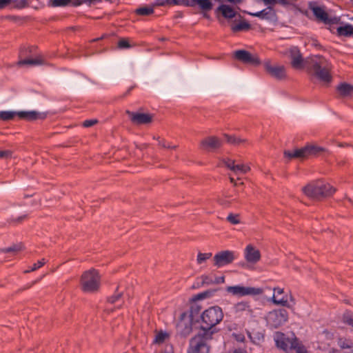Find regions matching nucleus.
Segmentation results:
<instances>
[{
    "mask_svg": "<svg viewBox=\"0 0 353 353\" xmlns=\"http://www.w3.org/2000/svg\"><path fill=\"white\" fill-rule=\"evenodd\" d=\"M223 318L220 307L213 306L208 308L201 315V329L195 336H200L201 341L206 342L213 334L212 328L219 324Z\"/></svg>",
    "mask_w": 353,
    "mask_h": 353,
    "instance_id": "f03ea898",
    "label": "nucleus"
},
{
    "mask_svg": "<svg viewBox=\"0 0 353 353\" xmlns=\"http://www.w3.org/2000/svg\"><path fill=\"white\" fill-rule=\"evenodd\" d=\"M121 293H118V294H117L110 297L108 299V301L110 303H115L117 301H119V299L121 298Z\"/></svg>",
    "mask_w": 353,
    "mask_h": 353,
    "instance_id": "a18cd8bd",
    "label": "nucleus"
},
{
    "mask_svg": "<svg viewBox=\"0 0 353 353\" xmlns=\"http://www.w3.org/2000/svg\"><path fill=\"white\" fill-rule=\"evenodd\" d=\"M228 293L236 296H245L259 295L263 293V290L259 288L248 287L243 285L228 286L225 288Z\"/></svg>",
    "mask_w": 353,
    "mask_h": 353,
    "instance_id": "1a4fd4ad",
    "label": "nucleus"
},
{
    "mask_svg": "<svg viewBox=\"0 0 353 353\" xmlns=\"http://www.w3.org/2000/svg\"><path fill=\"white\" fill-rule=\"evenodd\" d=\"M27 121H34L38 119H43L46 115L37 111H1L0 112V119L3 121L12 120L15 116Z\"/></svg>",
    "mask_w": 353,
    "mask_h": 353,
    "instance_id": "423d86ee",
    "label": "nucleus"
},
{
    "mask_svg": "<svg viewBox=\"0 0 353 353\" xmlns=\"http://www.w3.org/2000/svg\"><path fill=\"white\" fill-rule=\"evenodd\" d=\"M234 56L236 59L245 63H249L254 65H256L260 63L259 59L256 55H254L246 50H236L234 52Z\"/></svg>",
    "mask_w": 353,
    "mask_h": 353,
    "instance_id": "2eb2a0df",
    "label": "nucleus"
},
{
    "mask_svg": "<svg viewBox=\"0 0 353 353\" xmlns=\"http://www.w3.org/2000/svg\"><path fill=\"white\" fill-rule=\"evenodd\" d=\"M166 336H167V334L165 333L159 332V334H157V336L155 337V342L159 343H162V342H163V341L165 340Z\"/></svg>",
    "mask_w": 353,
    "mask_h": 353,
    "instance_id": "79ce46f5",
    "label": "nucleus"
},
{
    "mask_svg": "<svg viewBox=\"0 0 353 353\" xmlns=\"http://www.w3.org/2000/svg\"><path fill=\"white\" fill-rule=\"evenodd\" d=\"M338 345L342 349H351L353 347V342L346 339H340Z\"/></svg>",
    "mask_w": 353,
    "mask_h": 353,
    "instance_id": "473e14b6",
    "label": "nucleus"
},
{
    "mask_svg": "<svg viewBox=\"0 0 353 353\" xmlns=\"http://www.w3.org/2000/svg\"><path fill=\"white\" fill-rule=\"evenodd\" d=\"M293 350H295L296 353H307L305 347L302 344L299 343L297 339H296L294 341Z\"/></svg>",
    "mask_w": 353,
    "mask_h": 353,
    "instance_id": "f704fd0d",
    "label": "nucleus"
},
{
    "mask_svg": "<svg viewBox=\"0 0 353 353\" xmlns=\"http://www.w3.org/2000/svg\"><path fill=\"white\" fill-rule=\"evenodd\" d=\"M118 47L119 48L123 49V48H130L131 47V46L127 39H121L118 42Z\"/></svg>",
    "mask_w": 353,
    "mask_h": 353,
    "instance_id": "ea45409f",
    "label": "nucleus"
},
{
    "mask_svg": "<svg viewBox=\"0 0 353 353\" xmlns=\"http://www.w3.org/2000/svg\"><path fill=\"white\" fill-rule=\"evenodd\" d=\"M80 285L84 292H97L100 287V276L98 271L90 269L84 272L81 277Z\"/></svg>",
    "mask_w": 353,
    "mask_h": 353,
    "instance_id": "20e7f679",
    "label": "nucleus"
},
{
    "mask_svg": "<svg viewBox=\"0 0 353 353\" xmlns=\"http://www.w3.org/2000/svg\"><path fill=\"white\" fill-rule=\"evenodd\" d=\"M233 310L236 314L246 312L250 316H254V311L248 302L241 301L234 305Z\"/></svg>",
    "mask_w": 353,
    "mask_h": 353,
    "instance_id": "4be33fe9",
    "label": "nucleus"
},
{
    "mask_svg": "<svg viewBox=\"0 0 353 353\" xmlns=\"http://www.w3.org/2000/svg\"><path fill=\"white\" fill-rule=\"evenodd\" d=\"M228 143L233 145H240L246 141L245 139H241L240 137H236L235 136H230L228 134L224 135Z\"/></svg>",
    "mask_w": 353,
    "mask_h": 353,
    "instance_id": "cd10ccee",
    "label": "nucleus"
},
{
    "mask_svg": "<svg viewBox=\"0 0 353 353\" xmlns=\"http://www.w3.org/2000/svg\"><path fill=\"white\" fill-rule=\"evenodd\" d=\"M199 280L201 281L202 285H209L214 284V278L209 275H202Z\"/></svg>",
    "mask_w": 353,
    "mask_h": 353,
    "instance_id": "2f4dec72",
    "label": "nucleus"
},
{
    "mask_svg": "<svg viewBox=\"0 0 353 353\" xmlns=\"http://www.w3.org/2000/svg\"><path fill=\"white\" fill-rule=\"evenodd\" d=\"M211 252L201 253L199 252L197 255L196 262L198 264L201 265L205 262L208 259L212 257Z\"/></svg>",
    "mask_w": 353,
    "mask_h": 353,
    "instance_id": "7c9ffc66",
    "label": "nucleus"
},
{
    "mask_svg": "<svg viewBox=\"0 0 353 353\" xmlns=\"http://www.w3.org/2000/svg\"><path fill=\"white\" fill-rule=\"evenodd\" d=\"M135 12L137 14L148 16L154 12V9L152 6H144L137 8Z\"/></svg>",
    "mask_w": 353,
    "mask_h": 353,
    "instance_id": "c85d7f7f",
    "label": "nucleus"
},
{
    "mask_svg": "<svg viewBox=\"0 0 353 353\" xmlns=\"http://www.w3.org/2000/svg\"><path fill=\"white\" fill-rule=\"evenodd\" d=\"M336 31L338 34L340 36H350L353 34V26L350 24H345L338 27Z\"/></svg>",
    "mask_w": 353,
    "mask_h": 353,
    "instance_id": "a878e982",
    "label": "nucleus"
},
{
    "mask_svg": "<svg viewBox=\"0 0 353 353\" xmlns=\"http://www.w3.org/2000/svg\"><path fill=\"white\" fill-rule=\"evenodd\" d=\"M222 145L221 141L216 137H208L201 142V148L210 151L219 148Z\"/></svg>",
    "mask_w": 353,
    "mask_h": 353,
    "instance_id": "aec40b11",
    "label": "nucleus"
},
{
    "mask_svg": "<svg viewBox=\"0 0 353 353\" xmlns=\"http://www.w3.org/2000/svg\"><path fill=\"white\" fill-rule=\"evenodd\" d=\"M296 339L294 335L290 336L280 332H276L274 334V340L276 347L285 352H289L293 350Z\"/></svg>",
    "mask_w": 353,
    "mask_h": 353,
    "instance_id": "9d476101",
    "label": "nucleus"
},
{
    "mask_svg": "<svg viewBox=\"0 0 353 353\" xmlns=\"http://www.w3.org/2000/svg\"><path fill=\"white\" fill-rule=\"evenodd\" d=\"M228 1L231 3H238L241 2V0H228Z\"/></svg>",
    "mask_w": 353,
    "mask_h": 353,
    "instance_id": "864d4df0",
    "label": "nucleus"
},
{
    "mask_svg": "<svg viewBox=\"0 0 353 353\" xmlns=\"http://www.w3.org/2000/svg\"><path fill=\"white\" fill-rule=\"evenodd\" d=\"M21 249V245H13L10 248L3 249L0 250V252H17Z\"/></svg>",
    "mask_w": 353,
    "mask_h": 353,
    "instance_id": "58836bf2",
    "label": "nucleus"
},
{
    "mask_svg": "<svg viewBox=\"0 0 353 353\" xmlns=\"http://www.w3.org/2000/svg\"><path fill=\"white\" fill-rule=\"evenodd\" d=\"M166 2L169 4H174V5H188V0H165Z\"/></svg>",
    "mask_w": 353,
    "mask_h": 353,
    "instance_id": "a19ab883",
    "label": "nucleus"
},
{
    "mask_svg": "<svg viewBox=\"0 0 353 353\" xmlns=\"http://www.w3.org/2000/svg\"><path fill=\"white\" fill-rule=\"evenodd\" d=\"M243 336H241V337H239L238 340L239 341H242L243 339Z\"/></svg>",
    "mask_w": 353,
    "mask_h": 353,
    "instance_id": "13d9d810",
    "label": "nucleus"
},
{
    "mask_svg": "<svg viewBox=\"0 0 353 353\" xmlns=\"http://www.w3.org/2000/svg\"><path fill=\"white\" fill-rule=\"evenodd\" d=\"M159 144L165 148H176V145H170V144L166 143L164 141H159Z\"/></svg>",
    "mask_w": 353,
    "mask_h": 353,
    "instance_id": "de8ad7c7",
    "label": "nucleus"
},
{
    "mask_svg": "<svg viewBox=\"0 0 353 353\" xmlns=\"http://www.w3.org/2000/svg\"><path fill=\"white\" fill-rule=\"evenodd\" d=\"M236 258L234 251L223 250L217 252L213 256L214 265L217 268L226 266L232 263Z\"/></svg>",
    "mask_w": 353,
    "mask_h": 353,
    "instance_id": "9b49d317",
    "label": "nucleus"
},
{
    "mask_svg": "<svg viewBox=\"0 0 353 353\" xmlns=\"http://www.w3.org/2000/svg\"><path fill=\"white\" fill-rule=\"evenodd\" d=\"M343 322L353 327V314L349 312L344 314L343 317Z\"/></svg>",
    "mask_w": 353,
    "mask_h": 353,
    "instance_id": "e433bc0d",
    "label": "nucleus"
},
{
    "mask_svg": "<svg viewBox=\"0 0 353 353\" xmlns=\"http://www.w3.org/2000/svg\"><path fill=\"white\" fill-rule=\"evenodd\" d=\"M227 221H228L230 223L236 225L240 223V220L239 218V214H230L227 216Z\"/></svg>",
    "mask_w": 353,
    "mask_h": 353,
    "instance_id": "4c0bfd02",
    "label": "nucleus"
},
{
    "mask_svg": "<svg viewBox=\"0 0 353 353\" xmlns=\"http://www.w3.org/2000/svg\"><path fill=\"white\" fill-rule=\"evenodd\" d=\"M265 5H274L275 0H263Z\"/></svg>",
    "mask_w": 353,
    "mask_h": 353,
    "instance_id": "603ef678",
    "label": "nucleus"
},
{
    "mask_svg": "<svg viewBox=\"0 0 353 353\" xmlns=\"http://www.w3.org/2000/svg\"><path fill=\"white\" fill-rule=\"evenodd\" d=\"M291 59L292 68L301 70L305 68L308 72L317 79L329 83L332 81L330 72L332 64L321 55H312L303 59L299 49L292 46L281 52Z\"/></svg>",
    "mask_w": 353,
    "mask_h": 353,
    "instance_id": "f257e3e1",
    "label": "nucleus"
},
{
    "mask_svg": "<svg viewBox=\"0 0 353 353\" xmlns=\"http://www.w3.org/2000/svg\"><path fill=\"white\" fill-rule=\"evenodd\" d=\"M329 353H339V352L336 350H332Z\"/></svg>",
    "mask_w": 353,
    "mask_h": 353,
    "instance_id": "4d7b16f0",
    "label": "nucleus"
},
{
    "mask_svg": "<svg viewBox=\"0 0 353 353\" xmlns=\"http://www.w3.org/2000/svg\"><path fill=\"white\" fill-rule=\"evenodd\" d=\"M50 2L52 6L59 7L68 5L71 0H50Z\"/></svg>",
    "mask_w": 353,
    "mask_h": 353,
    "instance_id": "c9c22d12",
    "label": "nucleus"
},
{
    "mask_svg": "<svg viewBox=\"0 0 353 353\" xmlns=\"http://www.w3.org/2000/svg\"><path fill=\"white\" fill-rule=\"evenodd\" d=\"M126 114L134 125L148 124L152 121L153 116L148 113L134 112L126 110Z\"/></svg>",
    "mask_w": 353,
    "mask_h": 353,
    "instance_id": "ddd939ff",
    "label": "nucleus"
},
{
    "mask_svg": "<svg viewBox=\"0 0 353 353\" xmlns=\"http://www.w3.org/2000/svg\"><path fill=\"white\" fill-rule=\"evenodd\" d=\"M45 263H46L45 259H42L41 260L38 261L37 263H34L32 265V266L31 267V268L30 270H26L25 272L26 273H28V272H30L35 271L37 269H39L41 267H42Z\"/></svg>",
    "mask_w": 353,
    "mask_h": 353,
    "instance_id": "72a5a7b5",
    "label": "nucleus"
},
{
    "mask_svg": "<svg viewBox=\"0 0 353 353\" xmlns=\"http://www.w3.org/2000/svg\"><path fill=\"white\" fill-rule=\"evenodd\" d=\"M12 152L10 150H1L0 159H8L11 157Z\"/></svg>",
    "mask_w": 353,
    "mask_h": 353,
    "instance_id": "37998d69",
    "label": "nucleus"
},
{
    "mask_svg": "<svg viewBox=\"0 0 353 353\" xmlns=\"http://www.w3.org/2000/svg\"><path fill=\"white\" fill-rule=\"evenodd\" d=\"M97 119H90V120H85L83 123V125L85 128H89V127H91L92 125H94V124H96L97 123Z\"/></svg>",
    "mask_w": 353,
    "mask_h": 353,
    "instance_id": "c03bdc74",
    "label": "nucleus"
},
{
    "mask_svg": "<svg viewBox=\"0 0 353 353\" xmlns=\"http://www.w3.org/2000/svg\"><path fill=\"white\" fill-rule=\"evenodd\" d=\"M264 67L266 71L274 78L282 80L285 78L286 72L285 68L283 65H272L270 61H266L264 63Z\"/></svg>",
    "mask_w": 353,
    "mask_h": 353,
    "instance_id": "4468645a",
    "label": "nucleus"
},
{
    "mask_svg": "<svg viewBox=\"0 0 353 353\" xmlns=\"http://www.w3.org/2000/svg\"><path fill=\"white\" fill-rule=\"evenodd\" d=\"M92 0H71V2L73 6H77L81 5L82 3L90 2Z\"/></svg>",
    "mask_w": 353,
    "mask_h": 353,
    "instance_id": "49530a36",
    "label": "nucleus"
},
{
    "mask_svg": "<svg viewBox=\"0 0 353 353\" xmlns=\"http://www.w3.org/2000/svg\"><path fill=\"white\" fill-rule=\"evenodd\" d=\"M244 257L247 262L255 264L261 259L260 251L252 245H248L244 250Z\"/></svg>",
    "mask_w": 353,
    "mask_h": 353,
    "instance_id": "a211bd4d",
    "label": "nucleus"
},
{
    "mask_svg": "<svg viewBox=\"0 0 353 353\" xmlns=\"http://www.w3.org/2000/svg\"><path fill=\"white\" fill-rule=\"evenodd\" d=\"M272 301L276 305H281L293 309L296 301L294 296L290 292H285L283 288L276 287L273 289V295L272 296Z\"/></svg>",
    "mask_w": 353,
    "mask_h": 353,
    "instance_id": "39448f33",
    "label": "nucleus"
},
{
    "mask_svg": "<svg viewBox=\"0 0 353 353\" xmlns=\"http://www.w3.org/2000/svg\"><path fill=\"white\" fill-rule=\"evenodd\" d=\"M225 281V277L224 276H215L214 278V284H219V283H223Z\"/></svg>",
    "mask_w": 353,
    "mask_h": 353,
    "instance_id": "09e8293b",
    "label": "nucleus"
},
{
    "mask_svg": "<svg viewBox=\"0 0 353 353\" xmlns=\"http://www.w3.org/2000/svg\"><path fill=\"white\" fill-rule=\"evenodd\" d=\"M250 28V24L245 21H242L239 23L233 24L232 26V30L233 32H239V31H243V30H248Z\"/></svg>",
    "mask_w": 353,
    "mask_h": 353,
    "instance_id": "bb28decb",
    "label": "nucleus"
},
{
    "mask_svg": "<svg viewBox=\"0 0 353 353\" xmlns=\"http://www.w3.org/2000/svg\"><path fill=\"white\" fill-rule=\"evenodd\" d=\"M310 8L318 20L325 23H331L332 22V19L329 17L324 7L319 6L316 3H310Z\"/></svg>",
    "mask_w": 353,
    "mask_h": 353,
    "instance_id": "6ab92c4d",
    "label": "nucleus"
},
{
    "mask_svg": "<svg viewBox=\"0 0 353 353\" xmlns=\"http://www.w3.org/2000/svg\"><path fill=\"white\" fill-rule=\"evenodd\" d=\"M12 0H0V9L5 8Z\"/></svg>",
    "mask_w": 353,
    "mask_h": 353,
    "instance_id": "8fccbe9b",
    "label": "nucleus"
},
{
    "mask_svg": "<svg viewBox=\"0 0 353 353\" xmlns=\"http://www.w3.org/2000/svg\"><path fill=\"white\" fill-rule=\"evenodd\" d=\"M194 2L196 3L201 9L209 10L212 7V3L211 0H192Z\"/></svg>",
    "mask_w": 353,
    "mask_h": 353,
    "instance_id": "c756f323",
    "label": "nucleus"
},
{
    "mask_svg": "<svg viewBox=\"0 0 353 353\" xmlns=\"http://www.w3.org/2000/svg\"><path fill=\"white\" fill-rule=\"evenodd\" d=\"M250 15L259 17L261 19L273 20L276 17V14L272 8L268 7L261 11L256 12H249Z\"/></svg>",
    "mask_w": 353,
    "mask_h": 353,
    "instance_id": "412c9836",
    "label": "nucleus"
},
{
    "mask_svg": "<svg viewBox=\"0 0 353 353\" xmlns=\"http://www.w3.org/2000/svg\"><path fill=\"white\" fill-rule=\"evenodd\" d=\"M276 3H279L285 6L289 5V2L288 0H275V4Z\"/></svg>",
    "mask_w": 353,
    "mask_h": 353,
    "instance_id": "3c124183",
    "label": "nucleus"
},
{
    "mask_svg": "<svg viewBox=\"0 0 353 353\" xmlns=\"http://www.w3.org/2000/svg\"><path fill=\"white\" fill-rule=\"evenodd\" d=\"M45 61L42 56L39 55L35 58H28L25 59H21L19 61V65H39L41 64H44Z\"/></svg>",
    "mask_w": 353,
    "mask_h": 353,
    "instance_id": "b1692460",
    "label": "nucleus"
},
{
    "mask_svg": "<svg viewBox=\"0 0 353 353\" xmlns=\"http://www.w3.org/2000/svg\"><path fill=\"white\" fill-rule=\"evenodd\" d=\"M324 149L314 145H308L303 148L296 149L294 151H285L284 155L288 158H305L310 155H315L323 151Z\"/></svg>",
    "mask_w": 353,
    "mask_h": 353,
    "instance_id": "6e6552de",
    "label": "nucleus"
},
{
    "mask_svg": "<svg viewBox=\"0 0 353 353\" xmlns=\"http://www.w3.org/2000/svg\"><path fill=\"white\" fill-rule=\"evenodd\" d=\"M234 353H246L241 350H236Z\"/></svg>",
    "mask_w": 353,
    "mask_h": 353,
    "instance_id": "6e6d98bb",
    "label": "nucleus"
},
{
    "mask_svg": "<svg viewBox=\"0 0 353 353\" xmlns=\"http://www.w3.org/2000/svg\"><path fill=\"white\" fill-rule=\"evenodd\" d=\"M192 316L187 312H183L176 324V330L178 334L185 336L192 332Z\"/></svg>",
    "mask_w": 353,
    "mask_h": 353,
    "instance_id": "f8f14e48",
    "label": "nucleus"
},
{
    "mask_svg": "<svg viewBox=\"0 0 353 353\" xmlns=\"http://www.w3.org/2000/svg\"><path fill=\"white\" fill-rule=\"evenodd\" d=\"M339 95L342 97H347L353 95V85L347 83H342L336 88Z\"/></svg>",
    "mask_w": 353,
    "mask_h": 353,
    "instance_id": "5701e85b",
    "label": "nucleus"
},
{
    "mask_svg": "<svg viewBox=\"0 0 353 353\" xmlns=\"http://www.w3.org/2000/svg\"><path fill=\"white\" fill-rule=\"evenodd\" d=\"M217 10L219 11L223 14V16L227 19H232L236 16V12L231 6L228 5H221L217 8Z\"/></svg>",
    "mask_w": 353,
    "mask_h": 353,
    "instance_id": "393cba45",
    "label": "nucleus"
},
{
    "mask_svg": "<svg viewBox=\"0 0 353 353\" xmlns=\"http://www.w3.org/2000/svg\"><path fill=\"white\" fill-rule=\"evenodd\" d=\"M302 190L307 196L314 199L331 196L335 192V189L329 183L321 181L310 183Z\"/></svg>",
    "mask_w": 353,
    "mask_h": 353,
    "instance_id": "7ed1b4c3",
    "label": "nucleus"
},
{
    "mask_svg": "<svg viewBox=\"0 0 353 353\" xmlns=\"http://www.w3.org/2000/svg\"><path fill=\"white\" fill-rule=\"evenodd\" d=\"M223 163L235 174H245L250 170V167L248 165L243 163L236 164V161L231 159H224Z\"/></svg>",
    "mask_w": 353,
    "mask_h": 353,
    "instance_id": "f3484780",
    "label": "nucleus"
},
{
    "mask_svg": "<svg viewBox=\"0 0 353 353\" xmlns=\"http://www.w3.org/2000/svg\"><path fill=\"white\" fill-rule=\"evenodd\" d=\"M209 347L206 342L201 341L200 336H194L190 341V348L188 353H208Z\"/></svg>",
    "mask_w": 353,
    "mask_h": 353,
    "instance_id": "dca6fc26",
    "label": "nucleus"
},
{
    "mask_svg": "<svg viewBox=\"0 0 353 353\" xmlns=\"http://www.w3.org/2000/svg\"><path fill=\"white\" fill-rule=\"evenodd\" d=\"M230 181L231 183H234V185H236V183H235L234 178L230 177Z\"/></svg>",
    "mask_w": 353,
    "mask_h": 353,
    "instance_id": "5fc2aeb1",
    "label": "nucleus"
},
{
    "mask_svg": "<svg viewBox=\"0 0 353 353\" xmlns=\"http://www.w3.org/2000/svg\"><path fill=\"white\" fill-rule=\"evenodd\" d=\"M265 320L269 327L277 328L288 321V312L284 309L274 310L267 314Z\"/></svg>",
    "mask_w": 353,
    "mask_h": 353,
    "instance_id": "0eeeda50",
    "label": "nucleus"
},
{
    "mask_svg": "<svg viewBox=\"0 0 353 353\" xmlns=\"http://www.w3.org/2000/svg\"><path fill=\"white\" fill-rule=\"evenodd\" d=\"M345 353H353V351L351 350L350 352H345Z\"/></svg>",
    "mask_w": 353,
    "mask_h": 353,
    "instance_id": "bf43d9fd",
    "label": "nucleus"
}]
</instances>
